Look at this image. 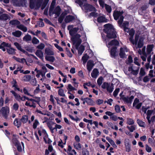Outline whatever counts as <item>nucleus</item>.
<instances>
[{
  "mask_svg": "<svg viewBox=\"0 0 155 155\" xmlns=\"http://www.w3.org/2000/svg\"><path fill=\"white\" fill-rule=\"evenodd\" d=\"M145 50L146 47H144L142 49V51H141L139 49L138 51V52L140 55H142V54H146L145 52Z\"/></svg>",
  "mask_w": 155,
  "mask_h": 155,
  "instance_id": "nucleus-47",
  "label": "nucleus"
},
{
  "mask_svg": "<svg viewBox=\"0 0 155 155\" xmlns=\"http://www.w3.org/2000/svg\"><path fill=\"white\" fill-rule=\"evenodd\" d=\"M107 20L103 16L99 17L97 18V21L99 22H106Z\"/></svg>",
  "mask_w": 155,
  "mask_h": 155,
  "instance_id": "nucleus-35",
  "label": "nucleus"
},
{
  "mask_svg": "<svg viewBox=\"0 0 155 155\" xmlns=\"http://www.w3.org/2000/svg\"><path fill=\"white\" fill-rule=\"evenodd\" d=\"M125 146L126 148V151L127 152H129L130 151V146L129 142L125 143Z\"/></svg>",
  "mask_w": 155,
  "mask_h": 155,
  "instance_id": "nucleus-41",
  "label": "nucleus"
},
{
  "mask_svg": "<svg viewBox=\"0 0 155 155\" xmlns=\"http://www.w3.org/2000/svg\"><path fill=\"white\" fill-rule=\"evenodd\" d=\"M146 150L148 152H150L151 151V148L147 145H146Z\"/></svg>",
  "mask_w": 155,
  "mask_h": 155,
  "instance_id": "nucleus-62",
  "label": "nucleus"
},
{
  "mask_svg": "<svg viewBox=\"0 0 155 155\" xmlns=\"http://www.w3.org/2000/svg\"><path fill=\"white\" fill-rule=\"evenodd\" d=\"M115 110L117 113H119L120 111L119 106L117 105H116L115 106Z\"/></svg>",
  "mask_w": 155,
  "mask_h": 155,
  "instance_id": "nucleus-60",
  "label": "nucleus"
},
{
  "mask_svg": "<svg viewBox=\"0 0 155 155\" xmlns=\"http://www.w3.org/2000/svg\"><path fill=\"white\" fill-rule=\"evenodd\" d=\"M104 31L107 34V36L104 38V35H101L104 40L105 41L107 47L109 48L111 46L119 45V42L116 40H113L109 42V39L114 38L116 37V32L115 31L114 28L111 24H108L104 25Z\"/></svg>",
  "mask_w": 155,
  "mask_h": 155,
  "instance_id": "nucleus-1",
  "label": "nucleus"
},
{
  "mask_svg": "<svg viewBox=\"0 0 155 155\" xmlns=\"http://www.w3.org/2000/svg\"><path fill=\"white\" fill-rule=\"evenodd\" d=\"M89 58V56L87 54H85L83 56L82 58V60L83 61L84 64H85Z\"/></svg>",
  "mask_w": 155,
  "mask_h": 155,
  "instance_id": "nucleus-40",
  "label": "nucleus"
},
{
  "mask_svg": "<svg viewBox=\"0 0 155 155\" xmlns=\"http://www.w3.org/2000/svg\"><path fill=\"white\" fill-rule=\"evenodd\" d=\"M8 15L6 14H3L0 16V20L5 21L8 19Z\"/></svg>",
  "mask_w": 155,
  "mask_h": 155,
  "instance_id": "nucleus-33",
  "label": "nucleus"
},
{
  "mask_svg": "<svg viewBox=\"0 0 155 155\" xmlns=\"http://www.w3.org/2000/svg\"><path fill=\"white\" fill-rule=\"evenodd\" d=\"M38 123V120L37 119L35 120L34 121L33 125V128L35 129L37 128Z\"/></svg>",
  "mask_w": 155,
  "mask_h": 155,
  "instance_id": "nucleus-54",
  "label": "nucleus"
},
{
  "mask_svg": "<svg viewBox=\"0 0 155 155\" xmlns=\"http://www.w3.org/2000/svg\"><path fill=\"white\" fill-rule=\"evenodd\" d=\"M67 89L68 90L71 91H72L74 90H77V89L75 88V87H73L71 84H69L68 85V86L67 87Z\"/></svg>",
  "mask_w": 155,
  "mask_h": 155,
  "instance_id": "nucleus-37",
  "label": "nucleus"
},
{
  "mask_svg": "<svg viewBox=\"0 0 155 155\" xmlns=\"http://www.w3.org/2000/svg\"><path fill=\"white\" fill-rule=\"evenodd\" d=\"M54 45L55 47L58 49L60 51H64L63 48L60 47V46L58 45L57 44H54Z\"/></svg>",
  "mask_w": 155,
  "mask_h": 155,
  "instance_id": "nucleus-58",
  "label": "nucleus"
},
{
  "mask_svg": "<svg viewBox=\"0 0 155 155\" xmlns=\"http://www.w3.org/2000/svg\"><path fill=\"white\" fill-rule=\"evenodd\" d=\"M70 12V11H67L65 10L64 11L61 15L60 17H59L58 19V21L60 23H61L64 19V17L67 15L68 13Z\"/></svg>",
  "mask_w": 155,
  "mask_h": 155,
  "instance_id": "nucleus-18",
  "label": "nucleus"
},
{
  "mask_svg": "<svg viewBox=\"0 0 155 155\" xmlns=\"http://www.w3.org/2000/svg\"><path fill=\"white\" fill-rule=\"evenodd\" d=\"M14 45L18 49L21 51H23L25 53V51L23 50V49L21 48V46L17 42H15L14 43Z\"/></svg>",
  "mask_w": 155,
  "mask_h": 155,
  "instance_id": "nucleus-49",
  "label": "nucleus"
},
{
  "mask_svg": "<svg viewBox=\"0 0 155 155\" xmlns=\"http://www.w3.org/2000/svg\"><path fill=\"white\" fill-rule=\"evenodd\" d=\"M13 124L18 128L19 127L21 126V125L20 120L17 118L15 119L14 121Z\"/></svg>",
  "mask_w": 155,
  "mask_h": 155,
  "instance_id": "nucleus-24",
  "label": "nucleus"
},
{
  "mask_svg": "<svg viewBox=\"0 0 155 155\" xmlns=\"http://www.w3.org/2000/svg\"><path fill=\"white\" fill-rule=\"evenodd\" d=\"M74 147L77 150H79L81 148V144L79 142H74Z\"/></svg>",
  "mask_w": 155,
  "mask_h": 155,
  "instance_id": "nucleus-36",
  "label": "nucleus"
},
{
  "mask_svg": "<svg viewBox=\"0 0 155 155\" xmlns=\"http://www.w3.org/2000/svg\"><path fill=\"white\" fill-rule=\"evenodd\" d=\"M137 122L140 126L142 127H145V123L141 120L138 119L137 120Z\"/></svg>",
  "mask_w": 155,
  "mask_h": 155,
  "instance_id": "nucleus-38",
  "label": "nucleus"
},
{
  "mask_svg": "<svg viewBox=\"0 0 155 155\" xmlns=\"http://www.w3.org/2000/svg\"><path fill=\"white\" fill-rule=\"evenodd\" d=\"M116 45H115V46H116ZM114 46L115 45H112V46H111L109 48H109V49H110V48L112 46H113L112 48L110 51V54H111V55L113 57H115L117 54V51H116L117 48L115 47Z\"/></svg>",
  "mask_w": 155,
  "mask_h": 155,
  "instance_id": "nucleus-21",
  "label": "nucleus"
},
{
  "mask_svg": "<svg viewBox=\"0 0 155 155\" xmlns=\"http://www.w3.org/2000/svg\"><path fill=\"white\" fill-rule=\"evenodd\" d=\"M41 68L44 72V74H41V73L39 72V75L41 74L42 77H44L45 76V74L47 72V69L44 65H41Z\"/></svg>",
  "mask_w": 155,
  "mask_h": 155,
  "instance_id": "nucleus-39",
  "label": "nucleus"
},
{
  "mask_svg": "<svg viewBox=\"0 0 155 155\" xmlns=\"http://www.w3.org/2000/svg\"><path fill=\"white\" fill-rule=\"evenodd\" d=\"M18 136H15L12 139V142L14 145L16 147L17 150L19 152H21L22 150V148L21 145L18 140Z\"/></svg>",
  "mask_w": 155,
  "mask_h": 155,
  "instance_id": "nucleus-9",
  "label": "nucleus"
},
{
  "mask_svg": "<svg viewBox=\"0 0 155 155\" xmlns=\"http://www.w3.org/2000/svg\"><path fill=\"white\" fill-rule=\"evenodd\" d=\"M41 135H42L43 136L45 143H49L51 142L50 139L48 137V136L46 131L44 130H42L41 133L39 132V136Z\"/></svg>",
  "mask_w": 155,
  "mask_h": 155,
  "instance_id": "nucleus-13",
  "label": "nucleus"
},
{
  "mask_svg": "<svg viewBox=\"0 0 155 155\" xmlns=\"http://www.w3.org/2000/svg\"><path fill=\"white\" fill-rule=\"evenodd\" d=\"M32 73L34 75L36 74V76L37 78L39 77V72L37 68L35 69L34 71H32Z\"/></svg>",
  "mask_w": 155,
  "mask_h": 155,
  "instance_id": "nucleus-48",
  "label": "nucleus"
},
{
  "mask_svg": "<svg viewBox=\"0 0 155 155\" xmlns=\"http://www.w3.org/2000/svg\"><path fill=\"white\" fill-rule=\"evenodd\" d=\"M128 50L125 47L121 48L120 49V56L121 58H124L126 57L125 52H127Z\"/></svg>",
  "mask_w": 155,
  "mask_h": 155,
  "instance_id": "nucleus-15",
  "label": "nucleus"
},
{
  "mask_svg": "<svg viewBox=\"0 0 155 155\" xmlns=\"http://www.w3.org/2000/svg\"><path fill=\"white\" fill-rule=\"evenodd\" d=\"M69 33L71 35V39L74 45L77 48L81 44L83 40L86 39L85 35H80L79 34L76 33L78 29L73 28V26L70 25L68 26Z\"/></svg>",
  "mask_w": 155,
  "mask_h": 155,
  "instance_id": "nucleus-2",
  "label": "nucleus"
},
{
  "mask_svg": "<svg viewBox=\"0 0 155 155\" xmlns=\"http://www.w3.org/2000/svg\"><path fill=\"white\" fill-rule=\"evenodd\" d=\"M30 6L31 9H38L39 8L38 3L36 2L35 0H30Z\"/></svg>",
  "mask_w": 155,
  "mask_h": 155,
  "instance_id": "nucleus-14",
  "label": "nucleus"
},
{
  "mask_svg": "<svg viewBox=\"0 0 155 155\" xmlns=\"http://www.w3.org/2000/svg\"><path fill=\"white\" fill-rule=\"evenodd\" d=\"M97 10L96 9L95 11H92L89 14V16L95 17L98 16V14L96 12Z\"/></svg>",
  "mask_w": 155,
  "mask_h": 155,
  "instance_id": "nucleus-42",
  "label": "nucleus"
},
{
  "mask_svg": "<svg viewBox=\"0 0 155 155\" xmlns=\"http://www.w3.org/2000/svg\"><path fill=\"white\" fill-rule=\"evenodd\" d=\"M45 52L48 56L54 55V51L52 48H46L45 50Z\"/></svg>",
  "mask_w": 155,
  "mask_h": 155,
  "instance_id": "nucleus-17",
  "label": "nucleus"
},
{
  "mask_svg": "<svg viewBox=\"0 0 155 155\" xmlns=\"http://www.w3.org/2000/svg\"><path fill=\"white\" fill-rule=\"evenodd\" d=\"M94 66L93 62L91 61H89L87 64V69L89 72H90L92 70Z\"/></svg>",
  "mask_w": 155,
  "mask_h": 155,
  "instance_id": "nucleus-20",
  "label": "nucleus"
},
{
  "mask_svg": "<svg viewBox=\"0 0 155 155\" xmlns=\"http://www.w3.org/2000/svg\"><path fill=\"white\" fill-rule=\"evenodd\" d=\"M99 2L100 5L103 8L105 4H104V2L103 0H99Z\"/></svg>",
  "mask_w": 155,
  "mask_h": 155,
  "instance_id": "nucleus-61",
  "label": "nucleus"
},
{
  "mask_svg": "<svg viewBox=\"0 0 155 155\" xmlns=\"http://www.w3.org/2000/svg\"><path fill=\"white\" fill-rule=\"evenodd\" d=\"M137 126L136 125H132L130 126H127V128L130 132H133L136 128Z\"/></svg>",
  "mask_w": 155,
  "mask_h": 155,
  "instance_id": "nucleus-30",
  "label": "nucleus"
},
{
  "mask_svg": "<svg viewBox=\"0 0 155 155\" xmlns=\"http://www.w3.org/2000/svg\"><path fill=\"white\" fill-rule=\"evenodd\" d=\"M155 114V109L152 110H149L147 111V118L148 120L149 123L151 122V120L150 119V117L152 114Z\"/></svg>",
  "mask_w": 155,
  "mask_h": 155,
  "instance_id": "nucleus-19",
  "label": "nucleus"
},
{
  "mask_svg": "<svg viewBox=\"0 0 155 155\" xmlns=\"http://www.w3.org/2000/svg\"><path fill=\"white\" fill-rule=\"evenodd\" d=\"M32 42L33 44H37L38 43V40L35 37H34L32 39Z\"/></svg>",
  "mask_w": 155,
  "mask_h": 155,
  "instance_id": "nucleus-59",
  "label": "nucleus"
},
{
  "mask_svg": "<svg viewBox=\"0 0 155 155\" xmlns=\"http://www.w3.org/2000/svg\"><path fill=\"white\" fill-rule=\"evenodd\" d=\"M65 143H64L62 140H60L58 142V145L62 148L64 147V145L65 144Z\"/></svg>",
  "mask_w": 155,
  "mask_h": 155,
  "instance_id": "nucleus-56",
  "label": "nucleus"
},
{
  "mask_svg": "<svg viewBox=\"0 0 155 155\" xmlns=\"http://www.w3.org/2000/svg\"><path fill=\"white\" fill-rule=\"evenodd\" d=\"M85 101L87 103V104L89 105H92L93 101L91 99L89 98H86L85 99Z\"/></svg>",
  "mask_w": 155,
  "mask_h": 155,
  "instance_id": "nucleus-51",
  "label": "nucleus"
},
{
  "mask_svg": "<svg viewBox=\"0 0 155 155\" xmlns=\"http://www.w3.org/2000/svg\"><path fill=\"white\" fill-rule=\"evenodd\" d=\"M31 79V76L29 75H26L23 78V80L24 81H28L30 80Z\"/></svg>",
  "mask_w": 155,
  "mask_h": 155,
  "instance_id": "nucleus-44",
  "label": "nucleus"
},
{
  "mask_svg": "<svg viewBox=\"0 0 155 155\" xmlns=\"http://www.w3.org/2000/svg\"><path fill=\"white\" fill-rule=\"evenodd\" d=\"M154 46L153 45H148L147 48V51L148 54L153 53L152 52Z\"/></svg>",
  "mask_w": 155,
  "mask_h": 155,
  "instance_id": "nucleus-28",
  "label": "nucleus"
},
{
  "mask_svg": "<svg viewBox=\"0 0 155 155\" xmlns=\"http://www.w3.org/2000/svg\"><path fill=\"white\" fill-rule=\"evenodd\" d=\"M61 9L58 6H57L54 9H52L50 7L49 10V13L51 15L53 14H55V18H56L59 16L61 13Z\"/></svg>",
  "mask_w": 155,
  "mask_h": 155,
  "instance_id": "nucleus-8",
  "label": "nucleus"
},
{
  "mask_svg": "<svg viewBox=\"0 0 155 155\" xmlns=\"http://www.w3.org/2000/svg\"><path fill=\"white\" fill-rule=\"evenodd\" d=\"M74 19V17L73 16L70 15H68L66 17L64 18V21L66 23L69 22Z\"/></svg>",
  "mask_w": 155,
  "mask_h": 155,
  "instance_id": "nucleus-23",
  "label": "nucleus"
},
{
  "mask_svg": "<svg viewBox=\"0 0 155 155\" xmlns=\"http://www.w3.org/2000/svg\"><path fill=\"white\" fill-rule=\"evenodd\" d=\"M13 58L17 61L19 63L22 64H24V63H26V60L24 58H17L15 56H13Z\"/></svg>",
  "mask_w": 155,
  "mask_h": 155,
  "instance_id": "nucleus-25",
  "label": "nucleus"
},
{
  "mask_svg": "<svg viewBox=\"0 0 155 155\" xmlns=\"http://www.w3.org/2000/svg\"><path fill=\"white\" fill-rule=\"evenodd\" d=\"M123 100L126 103H130L131 102V100H130V99L129 98V97H125L123 98Z\"/></svg>",
  "mask_w": 155,
  "mask_h": 155,
  "instance_id": "nucleus-52",
  "label": "nucleus"
},
{
  "mask_svg": "<svg viewBox=\"0 0 155 155\" xmlns=\"http://www.w3.org/2000/svg\"><path fill=\"white\" fill-rule=\"evenodd\" d=\"M31 83L33 85H36L37 83L36 79L35 78L33 79L31 81Z\"/></svg>",
  "mask_w": 155,
  "mask_h": 155,
  "instance_id": "nucleus-64",
  "label": "nucleus"
},
{
  "mask_svg": "<svg viewBox=\"0 0 155 155\" xmlns=\"http://www.w3.org/2000/svg\"><path fill=\"white\" fill-rule=\"evenodd\" d=\"M123 12H119L118 11H115L113 14V16L114 19L117 20L119 19V20H123L124 17L122 15Z\"/></svg>",
  "mask_w": 155,
  "mask_h": 155,
  "instance_id": "nucleus-12",
  "label": "nucleus"
},
{
  "mask_svg": "<svg viewBox=\"0 0 155 155\" xmlns=\"http://www.w3.org/2000/svg\"><path fill=\"white\" fill-rule=\"evenodd\" d=\"M11 45L10 44L3 42L0 45V49H2L3 51H5L6 49L9 54H14L15 53V50L11 48Z\"/></svg>",
  "mask_w": 155,
  "mask_h": 155,
  "instance_id": "nucleus-4",
  "label": "nucleus"
},
{
  "mask_svg": "<svg viewBox=\"0 0 155 155\" xmlns=\"http://www.w3.org/2000/svg\"><path fill=\"white\" fill-rule=\"evenodd\" d=\"M101 87L103 89H106L107 91L109 93H111L114 89L113 84H110L106 82L104 83Z\"/></svg>",
  "mask_w": 155,
  "mask_h": 155,
  "instance_id": "nucleus-10",
  "label": "nucleus"
},
{
  "mask_svg": "<svg viewBox=\"0 0 155 155\" xmlns=\"http://www.w3.org/2000/svg\"><path fill=\"white\" fill-rule=\"evenodd\" d=\"M142 105V103H139V100L137 98H135L133 104V106L137 109H139Z\"/></svg>",
  "mask_w": 155,
  "mask_h": 155,
  "instance_id": "nucleus-16",
  "label": "nucleus"
},
{
  "mask_svg": "<svg viewBox=\"0 0 155 155\" xmlns=\"http://www.w3.org/2000/svg\"><path fill=\"white\" fill-rule=\"evenodd\" d=\"M110 119L111 120L116 121L118 120V117L116 115H113L110 117Z\"/></svg>",
  "mask_w": 155,
  "mask_h": 155,
  "instance_id": "nucleus-57",
  "label": "nucleus"
},
{
  "mask_svg": "<svg viewBox=\"0 0 155 155\" xmlns=\"http://www.w3.org/2000/svg\"><path fill=\"white\" fill-rule=\"evenodd\" d=\"M22 32L18 30L15 31H13L12 34L13 35L17 37H19L22 35Z\"/></svg>",
  "mask_w": 155,
  "mask_h": 155,
  "instance_id": "nucleus-26",
  "label": "nucleus"
},
{
  "mask_svg": "<svg viewBox=\"0 0 155 155\" xmlns=\"http://www.w3.org/2000/svg\"><path fill=\"white\" fill-rule=\"evenodd\" d=\"M17 27L25 32L27 31V28L26 27L22 25H18L17 26Z\"/></svg>",
  "mask_w": 155,
  "mask_h": 155,
  "instance_id": "nucleus-29",
  "label": "nucleus"
},
{
  "mask_svg": "<svg viewBox=\"0 0 155 155\" xmlns=\"http://www.w3.org/2000/svg\"><path fill=\"white\" fill-rule=\"evenodd\" d=\"M28 117L27 116L24 115L22 117L21 120L22 123L24 124L26 123L28 121Z\"/></svg>",
  "mask_w": 155,
  "mask_h": 155,
  "instance_id": "nucleus-32",
  "label": "nucleus"
},
{
  "mask_svg": "<svg viewBox=\"0 0 155 155\" xmlns=\"http://www.w3.org/2000/svg\"><path fill=\"white\" fill-rule=\"evenodd\" d=\"M10 92L14 95L15 98L18 101H24L26 99L29 100V99L27 97L25 96L21 97L19 95L15 93L13 91H11Z\"/></svg>",
  "mask_w": 155,
  "mask_h": 155,
  "instance_id": "nucleus-11",
  "label": "nucleus"
},
{
  "mask_svg": "<svg viewBox=\"0 0 155 155\" xmlns=\"http://www.w3.org/2000/svg\"><path fill=\"white\" fill-rule=\"evenodd\" d=\"M9 112L10 110L8 107H3L0 110V115H2L5 119H7L8 116Z\"/></svg>",
  "mask_w": 155,
  "mask_h": 155,
  "instance_id": "nucleus-6",
  "label": "nucleus"
},
{
  "mask_svg": "<svg viewBox=\"0 0 155 155\" xmlns=\"http://www.w3.org/2000/svg\"><path fill=\"white\" fill-rule=\"evenodd\" d=\"M18 104L17 103H15L13 105L12 107V109L13 110L16 111L18 110Z\"/></svg>",
  "mask_w": 155,
  "mask_h": 155,
  "instance_id": "nucleus-43",
  "label": "nucleus"
},
{
  "mask_svg": "<svg viewBox=\"0 0 155 155\" xmlns=\"http://www.w3.org/2000/svg\"><path fill=\"white\" fill-rule=\"evenodd\" d=\"M45 59L46 61L51 62H53L55 60V58L54 56H50V55L46 56Z\"/></svg>",
  "mask_w": 155,
  "mask_h": 155,
  "instance_id": "nucleus-27",
  "label": "nucleus"
},
{
  "mask_svg": "<svg viewBox=\"0 0 155 155\" xmlns=\"http://www.w3.org/2000/svg\"><path fill=\"white\" fill-rule=\"evenodd\" d=\"M78 75L79 77L82 78H84V74L82 71H78Z\"/></svg>",
  "mask_w": 155,
  "mask_h": 155,
  "instance_id": "nucleus-63",
  "label": "nucleus"
},
{
  "mask_svg": "<svg viewBox=\"0 0 155 155\" xmlns=\"http://www.w3.org/2000/svg\"><path fill=\"white\" fill-rule=\"evenodd\" d=\"M134 122L132 118H127V119L126 123L129 125H132L134 124Z\"/></svg>",
  "mask_w": 155,
  "mask_h": 155,
  "instance_id": "nucleus-31",
  "label": "nucleus"
},
{
  "mask_svg": "<svg viewBox=\"0 0 155 155\" xmlns=\"http://www.w3.org/2000/svg\"><path fill=\"white\" fill-rule=\"evenodd\" d=\"M103 79L102 77H100L97 80V83L99 86L101 85Z\"/></svg>",
  "mask_w": 155,
  "mask_h": 155,
  "instance_id": "nucleus-53",
  "label": "nucleus"
},
{
  "mask_svg": "<svg viewBox=\"0 0 155 155\" xmlns=\"http://www.w3.org/2000/svg\"><path fill=\"white\" fill-rule=\"evenodd\" d=\"M31 36L28 34L26 35L23 38V40L27 42L31 41Z\"/></svg>",
  "mask_w": 155,
  "mask_h": 155,
  "instance_id": "nucleus-34",
  "label": "nucleus"
},
{
  "mask_svg": "<svg viewBox=\"0 0 155 155\" xmlns=\"http://www.w3.org/2000/svg\"><path fill=\"white\" fill-rule=\"evenodd\" d=\"M58 94L61 96H65V94L64 92V91L62 89H60L58 91Z\"/></svg>",
  "mask_w": 155,
  "mask_h": 155,
  "instance_id": "nucleus-46",
  "label": "nucleus"
},
{
  "mask_svg": "<svg viewBox=\"0 0 155 155\" xmlns=\"http://www.w3.org/2000/svg\"><path fill=\"white\" fill-rule=\"evenodd\" d=\"M83 4L81 5H79L82 8L83 10L85 11L86 12H88L92 11H95L96 8L92 5L86 3V2L84 3L83 1L81 0Z\"/></svg>",
  "mask_w": 155,
  "mask_h": 155,
  "instance_id": "nucleus-5",
  "label": "nucleus"
},
{
  "mask_svg": "<svg viewBox=\"0 0 155 155\" xmlns=\"http://www.w3.org/2000/svg\"><path fill=\"white\" fill-rule=\"evenodd\" d=\"M25 105L26 106H29L30 107H35V106L33 104L32 101H27L25 104Z\"/></svg>",
  "mask_w": 155,
  "mask_h": 155,
  "instance_id": "nucleus-50",
  "label": "nucleus"
},
{
  "mask_svg": "<svg viewBox=\"0 0 155 155\" xmlns=\"http://www.w3.org/2000/svg\"><path fill=\"white\" fill-rule=\"evenodd\" d=\"M99 72L98 70L96 69H94L91 73V77L94 78H96L99 75Z\"/></svg>",
  "mask_w": 155,
  "mask_h": 155,
  "instance_id": "nucleus-22",
  "label": "nucleus"
},
{
  "mask_svg": "<svg viewBox=\"0 0 155 155\" xmlns=\"http://www.w3.org/2000/svg\"><path fill=\"white\" fill-rule=\"evenodd\" d=\"M129 34L131 36L130 38V41L133 44H136L137 43V47L139 48H141L142 47L143 45V39L142 37H140L139 35L136 34L135 36V40H133V38L134 35L135 31L133 29H131L130 30L129 28V31L128 32Z\"/></svg>",
  "mask_w": 155,
  "mask_h": 155,
  "instance_id": "nucleus-3",
  "label": "nucleus"
},
{
  "mask_svg": "<svg viewBox=\"0 0 155 155\" xmlns=\"http://www.w3.org/2000/svg\"><path fill=\"white\" fill-rule=\"evenodd\" d=\"M123 20H118V22L119 26L122 28H123L125 32H128L129 31V28H128L129 22L127 21H124L123 23L122 22Z\"/></svg>",
  "mask_w": 155,
  "mask_h": 155,
  "instance_id": "nucleus-7",
  "label": "nucleus"
},
{
  "mask_svg": "<svg viewBox=\"0 0 155 155\" xmlns=\"http://www.w3.org/2000/svg\"><path fill=\"white\" fill-rule=\"evenodd\" d=\"M105 9L109 13L111 11V7L109 5H108L106 4H105Z\"/></svg>",
  "mask_w": 155,
  "mask_h": 155,
  "instance_id": "nucleus-55",
  "label": "nucleus"
},
{
  "mask_svg": "<svg viewBox=\"0 0 155 155\" xmlns=\"http://www.w3.org/2000/svg\"><path fill=\"white\" fill-rule=\"evenodd\" d=\"M84 50V48L83 46H81L80 47L78 48V53L79 54L81 55Z\"/></svg>",
  "mask_w": 155,
  "mask_h": 155,
  "instance_id": "nucleus-45",
  "label": "nucleus"
}]
</instances>
